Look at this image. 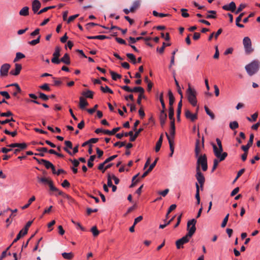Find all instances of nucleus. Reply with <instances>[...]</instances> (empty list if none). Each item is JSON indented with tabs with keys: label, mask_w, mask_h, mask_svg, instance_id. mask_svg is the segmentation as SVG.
<instances>
[{
	"label": "nucleus",
	"mask_w": 260,
	"mask_h": 260,
	"mask_svg": "<svg viewBox=\"0 0 260 260\" xmlns=\"http://www.w3.org/2000/svg\"><path fill=\"white\" fill-rule=\"evenodd\" d=\"M196 223L197 220L195 219H192L187 222V230L188 233L185 236L176 241V245L177 249L183 248V245L189 242V239L196 232Z\"/></svg>",
	"instance_id": "f257e3e1"
},
{
	"label": "nucleus",
	"mask_w": 260,
	"mask_h": 260,
	"mask_svg": "<svg viewBox=\"0 0 260 260\" xmlns=\"http://www.w3.org/2000/svg\"><path fill=\"white\" fill-rule=\"evenodd\" d=\"M197 159L196 169L201 170L200 167L203 171H206L208 169L207 158L205 154H201L200 156L196 157Z\"/></svg>",
	"instance_id": "f03ea898"
},
{
	"label": "nucleus",
	"mask_w": 260,
	"mask_h": 260,
	"mask_svg": "<svg viewBox=\"0 0 260 260\" xmlns=\"http://www.w3.org/2000/svg\"><path fill=\"white\" fill-rule=\"evenodd\" d=\"M187 97L188 102L193 106H196L197 103V92L194 88H192L189 85L188 89L186 90Z\"/></svg>",
	"instance_id": "7ed1b4c3"
},
{
	"label": "nucleus",
	"mask_w": 260,
	"mask_h": 260,
	"mask_svg": "<svg viewBox=\"0 0 260 260\" xmlns=\"http://www.w3.org/2000/svg\"><path fill=\"white\" fill-rule=\"evenodd\" d=\"M245 70L249 76H252L255 74L258 70V61L253 60L249 64L245 66Z\"/></svg>",
	"instance_id": "20e7f679"
},
{
	"label": "nucleus",
	"mask_w": 260,
	"mask_h": 260,
	"mask_svg": "<svg viewBox=\"0 0 260 260\" xmlns=\"http://www.w3.org/2000/svg\"><path fill=\"white\" fill-rule=\"evenodd\" d=\"M243 44L245 50V52L247 54H250L253 51V49L252 48L251 41L249 37H246L244 38L243 40Z\"/></svg>",
	"instance_id": "39448f33"
},
{
	"label": "nucleus",
	"mask_w": 260,
	"mask_h": 260,
	"mask_svg": "<svg viewBox=\"0 0 260 260\" xmlns=\"http://www.w3.org/2000/svg\"><path fill=\"white\" fill-rule=\"evenodd\" d=\"M61 48L59 46H56L55 48V51L53 54V58L51 59V61L53 63L59 64L60 63V60L59 57L60 56Z\"/></svg>",
	"instance_id": "423d86ee"
},
{
	"label": "nucleus",
	"mask_w": 260,
	"mask_h": 260,
	"mask_svg": "<svg viewBox=\"0 0 260 260\" xmlns=\"http://www.w3.org/2000/svg\"><path fill=\"white\" fill-rule=\"evenodd\" d=\"M11 68V65L9 63L3 64L0 68V76L1 77L7 76L9 70Z\"/></svg>",
	"instance_id": "0eeeda50"
},
{
	"label": "nucleus",
	"mask_w": 260,
	"mask_h": 260,
	"mask_svg": "<svg viewBox=\"0 0 260 260\" xmlns=\"http://www.w3.org/2000/svg\"><path fill=\"white\" fill-rule=\"evenodd\" d=\"M196 178L197 180H198V182L200 184L201 187H203L205 181V177L201 172V170H199V169H196Z\"/></svg>",
	"instance_id": "6e6552de"
},
{
	"label": "nucleus",
	"mask_w": 260,
	"mask_h": 260,
	"mask_svg": "<svg viewBox=\"0 0 260 260\" xmlns=\"http://www.w3.org/2000/svg\"><path fill=\"white\" fill-rule=\"evenodd\" d=\"M185 116L187 119L190 120L191 121H194L198 118L197 113L192 114L188 109L185 110Z\"/></svg>",
	"instance_id": "1a4fd4ad"
},
{
	"label": "nucleus",
	"mask_w": 260,
	"mask_h": 260,
	"mask_svg": "<svg viewBox=\"0 0 260 260\" xmlns=\"http://www.w3.org/2000/svg\"><path fill=\"white\" fill-rule=\"evenodd\" d=\"M222 8L224 10L230 11L232 12H235L236 9V6L234 2H232L229 5L223 6Z\"/></svg>",
	"instance_id": "9d476101"
},
{
	"label": "nucleus",
	"mask_w": 260,
	"mask_h": 260,
	"mask_svg": "<svg viewBox=\"0 0 260 260\" xmlns=\"http://www.w3.org/2000/svg\"><path fill=\"white\" fill-rule=\"evenodd\" d=\"M15 70H12L10 71V74L14 75V76H17L20 74V72L22 69V66L20 64L16 63L15 64Z\"/></svg>",
	"instance_id": "9b49d317"
},
{
	"label": "nucleus",
	"mask_w": 260,
	"mask_h": 260,
	"mask_svg": "<svg viewBox=\"0 0 260 260\" xmlns=\"http://www.w3.org/2000/svg\"><path fill=\"white\" fill-rule=\"evenodd\" d=\"M41 6V3L38 0H34L32 3V10L34 13H37Z\"/></svg>",
	"instance_id": "f8f14e48"
},
{
	"label": "nucleus",
	"mask_w": 260,
	"mask_h": 260,
	"mask_svg": "<svg viewBox=\"0 0 260 260\" xmlns=\"http://www.w3.org/2000/svg\"><path fill=\"white\" fill-rule=\"evenodd\" d=\"M141 0H136L133 2L132 5L131 7V12L134 13L135 12L136 10L139 8L141 6Z\"/></svg>",
	"instance_id": "ddd939ff"
},
{
	"label": "nucleus",
	"mask_w": 260,
	"mask_h": 260,
	"mask_svg": "<svg viewBox=\"0 0 260 260\" xmlns=\"http://www.w3.org/2000/svg\"><path fill=\"white\" fill-rule=\"evenodd\" d=\"M215 156L218 159L219 162L224 160L228 156V153L225 152H222V153H219L216 150L215 153H214Z\"/></svg>",
	"instance_id": "4468645a"
},
{
	"label": "nucleus",
	"mask_w": 260,
	"mask_h": 260,
	"mask_svg": "<svg viewBox=\"0 0 260 260\" xmlns=\"http://www.w3.org/2000/svg\"><path fill=\"white\" fill-rule=\"evenodd\" d=\"M69 161H70L71 162H72V163L73 164V167L71 168V169L72 170L73 173L74 174H76L78 172V169L77 168V167L79 166V160H78L77 159H74L73 160H72V159H69Z\"/></svg>",
	"instance_id": "2eb2a0df"
},
{
	"label": "nucleus",
	"mask_w": 260,
	"mask_h": 260,
	"mask_svg": "<svg viewBox=\"0 0 260 260\" xmlns=\"http://www.w3.org/2000/svg\"><path fill=\"white\" fill-rule=\"evenodd\" d=\"M165 134L166 135V137H167V139L169 142L170 151L172 153H174V140L173 139H171V137L168 134V133L166 132Z\"/></svg>",
	"instance_id": "dca6fc26"
},
{
	"label": "nucleus",
	"mask_w": 260,
	"mask_h": 260,
	"mask_svg": "<svg viewBox=\"0 0 260 260\" xmlns=\"http://www.w3.org/2000/svg\"><path fill=\"white\" fill-rule=\"evenodd\" d=\"M19 144L23 146H22V148L21 147H16L17 148L13 151L14 154L15 155H17L21 151L26 149L27 147V144L25 143H19Z\"/></svg>",
	"instance_id": "f3484780"
},
{
	"label": "nucleus",
	"mask_w": 260,
	"mask_h": 260,
	"mask_svg": "<svg viewBox=\"0 0 260 260\" xmlns=\"http://www.w3.org/2000/svg\"><path fill=\"white\" fill-rule=\"evenodd\" d=\"M13 86L16 87V90L13 92V95L14 96H17V94L18 93L21 92V89L17 83H13L11 84L8 85L6 86V87H8L10 86Z\"/></svg>",
	"instance_id": "a211bd4d"
},
{
	"label": "nucleus",
	"mask_w": 260,
	"mask_h": 260,
	"mask_svg": "<svg viewBox=\"0 0 260 260\" xmlns=\"http://www.w3.org/2000/svg\"><path fill=\"white\" fill-rule=\"evenodd\" d=\"M88 105V102L83 97H80L79 99V107L81 109H84L85 107Z\"/></svg>",
	"instance_id": "6ab92c4d"
},
{
	"label": "nucleus",
	"mask_w": 260,
	"mask_h": 260,
	"mask_svg": "<svg viewBox=\"0 0 260 260\" xmlns=\"http://www.w3.org/2000/svg\"><path fill=\"white\" fill-rule=\"evenodd\" d=\"M59 60L60 62H62L67 65L70 64L71 63L70 56L68 53H66Z\"/></svg>",
	"instance_id": "aec40b11"
},
{
	"label": "nucleus",
	"mask_w": 260,
	"mask_h": 260,
	"mask_svg": "<svg viewBox=\"0 0 260 260\" xmlns=\"http://www.w3.org/2000/svg\"><path fill=\"white\" fill-rule=\"evenodd\" d=\"M120 129V127H117L113 128L112 130H104L103 131V133L108 135H115L118 131Z\"/></svg>",
	"instance_id": "412c9836"
},
{
	"label": "nucleus",
	"mask_w": 260,
	"mask_h": 260,
	"mask_svg": "<svg viewBox=\"0 0 260 260\" xmlns=\"http://www.w3.org/2000/svg\"><path fill=\"white\" fill-rule=\"evenodd\" d=\"M19 14L22 16H27L29 15V8L27 6L22 8L19 11Z\"/></svg>",
	"instance_id": "4be33fe9"
},
{
	"label": "nucleus",
	"mask_w": 260,
	"mask_h": 260,
	"mask_svg": "<svg viewBox=\"0 0 260 260\" xmlns=\"http://www.w3.org/2000/svg\"><path fill=\"white\" fill-rule=\"evenodd\" d=\"M162 140H163V135L161 134L156 144L155 148V150L156 152H158L159 151L161 146L162 145Z\"/></svg>",
	"instance_id": "5701e85b"
},
{
	"label": "nucleus",
	"mask_w": 260,
	"mask_h": 260,
	"mask_svg": "<svg viewBox=\"0 0 260 260\" xmlns=\"http://www.w3.org/2000/svg\"><path fill=\"white\" fill-rule=\"evenodd\" d=\"M244 15L245 13H241L236 19V24L239 27L243 28L244 27V25L239 23V22L241 21L242 18Z\"/></svg>",
	"instance_id": "b1692460"
},
{
	"label": "nucleus",
	"mask_w": 260,
	"mask_h": 260,
	"mask_svg": "<svg viewBox=\"0 0 260 260\" xmlns=\"http://www.w3.org/2000/svg\"><path fill=\"white\" fill-rule=\"evenodd\" d=\"M62 256L66 259L71 260L74 257V253L71 252H63L61 253Z\"/></svg>",
	"instance_id": "393cba45"
},
{
	"label": "nucleus",
	"mask_w": 260,
	"mask_h": 260,
	"mask_svg": "<svg viewBox=\"0 0 260 260\" xmlns=\"http://www.w3.org/2000/svg\"><path fill=\"white\" fill-rule=\"evenodd\" d=\"M168 96L169 99V107H173V105L175 101V98L171 90H169L168 91Z\"/></svg>",
	"instance_id": "a878e982"
},
{
	"label": "nucleus",
	"mask_w": 260,
	"mask_h": 260,
	"mask_svg": "<svg viewBox=\"0 0 260 260\" xmlns=\"http://www.w3.org/2000/svg\"><path fill=\"white\" fill-rule=\"evenodd\" d=\"M87 38L88 39H99V40H104L106 39H110V37L104 36V35H99V36H88Z\"/></svg>",
	"instance_id": "bb28decb"
},
{
	"label": "nucleus",
	"mask_w": 260,
	"mask_h": 260,
	"mask_svg": "<svg viewBox=\"0 0 260 260\" xmlns=\"http://www.w3.org/2000/svg\"><path fill=\"white\" fill-rule=\"evenodd\" d=\"M143 131V128H140L138 130H136L135 131V133L134 135H133V137H132V138H129V141H131V142H134L135 141V140L136 139V138L138 137V136H139V134L142 132Z\"/></svg>",
	"instance_id": "cd10ccee"
},
{
	"label": "nucleus",
	"mask_w": 260,
	"mask_h": 260,
	"mask_svg": "<svg viewBox=\"0 0 260 260\" xmlns=\"http://www.w3.org/2000/svg\"><path fill=\"white\" fill-rule=\"evenodd\" d=\"M94 92L90 90H87L86 91L83 92L82 94L86 98L92 99L93 97Z\"/></svg>",
	"instance_id": "c85d7f7f"
},
{
	"label": "nucleus",
	"mask_w": 260,
	"mask_h": 260,
	"mask_svg": "<svg viewBox=\"0 0 260 260\" xmlns=\"http://www.w3.org/2000/svg\"><path fill=\"white\" fill-rule=\"evenodd\" d=\"M132 90V92H140V94L144 93L145 92L144 89L140 86L135 87Z\"/></svg>",
	"instance_id": "c756f323"
},
{
	"label": "nucleus",
	"mask_w": 260,
	"mask_h": 260,
	"mask_svg": "<svg viewBox=\"0 0 260 260\" xmlns=\"http://www.w3.org/2000/svg\"><path fill=\"white\" fill-rule=\"evenodd\" d=\"M110 73L112 76V78L113 80L116 81L118 79H120L121 78V75L114 72L112 71H110Z\"/></svg>",
	"instance_id": "7c9ffc66"
},
{
	"label": "nucleus",
	"mask_w": 260,
	"mask_h": 260,
	"mask_svg": "<svg viewBox=\"0 0 260 260\" xmlns=\"http://www.w3.org/2000/svg\"><path fill=\"white\" fill-rule=\"evenodd\" d=\"M37 151L41 152V153L38 154H35L36 155H38L41 157H43L45 156L44 152H47L48 151V149L46 147H42L37 149Z\"/></svg>",
	"instance_id": "2f4dec72"
},
{
	"label": "nucleus",
	"mask_w": 260,
	"mask_h": 260,
	"mask_svg": "<svg viewBox=\"0 0 260 260\" xmlns=\"http://www.w3.org/2000/svg\"><path fill=\"white\" fill-rule=\"evenodd\" d=\"M35 200H36L35 197L32 196L31 198H30L29 199L27 204H26L24 206L21 207L22 209L24 210V209L27 208L30 206V205L32 203V202L35 201Z\"/></svg>",
	"instance_id": "473e14b6"
},
{
	"label": "nucleus",
	"mask_w": 260,
	"mask_h": 260,
	"mask_svg": "<svg viewBox=\"0 0 260 260\" xmlns=\"http://www.w3.org/2000/svg\"><path fill=\"white\" fill-rule=\"evenodd\" d=\"M204 108L207 114H208L210 117L211 119L212 120L214 119L215 115L214 113L212 112L206 106L204 107Z\"/></svg>",
	"instance_id": "72a5a7b5"
},
{
	"label": "nucleus",
	"mask_w": 260,
	"mask_h": 260,
	"mask_svg": "<svg viewBox=\"0 0 260 260\" xmlns=\"http://www.w3.org/2000/svg\"><path fill=\"white\" fill-rule=\"evenodd\" d=\"M38 179L40 182H41V183H43L44 184H48L49 183L50 181H51V180L49 178H45V177L40 178L38 177Z\"/></svg>",
	"instance_id": "f704fd0d"
},
{
	"label": "nucleus",
	"mask_w": 260,
	"mask_h": 260,
	"mask_svg": "<svg viewBox=\"0 0 260 260\" xmlns=\"http://www.w3.org/2000/svg\"><path fill=\"white\" fill-rule=\"evenodd\" d=\"M174 112L173 107H169V118L171 120V121L175 120V118L174 117Z\"/></svg>",
	"instance_id": "c9c22d12"
},
{
	"label": "nucleus",
	"mask_w": 260,
	"mask_h": 260,
	"mask_svg": "<svg viewBox=\"0 0 260 260\" xmlns=\"http://www.w3.org/2000/svg\"><path fill=\"white\" fill-rule=\"evenodd\" d=\"M126 55L127 57H128L131 60V62L133 64H135L137 63L136 57L133 54L127 53Z\"/></svg>",
	"instance_id": "e433bc0d"
},
{
	"label": "nucleus",
	"mask_w": 260,
	"mask_h": 260,
	"mask_svg": "<svg viewBox=\"0 0 260 260\" xmlns=\"http://www.w3.org/2000/svg\"><path fill=\"white\" fill-rule=\"evenodd\" d=\"M96 157L95 155H91L88 160L87 165L89 168H92L93 166L92 162L94 161Z\"/></svg>",
	"instance_id": "4c0bfd02"
},
{
	"label": "nucleus",
	"mask_w": 260,
	"mask_h": 260,
	"mask_svg": "<svg viewBox=\"0 0 260 260\" xmlns=\"http://www.w3.org/2000/svg\"><path fill=\"white\" fill-rule=\"evenodd\" d=\"M213 149L214 153H215L216 150L219 153H222L223 152L222 146L217 147L214 144H212Z\"/></svg>",
	"instance_id": "58836bf2"
},
{
	"label": "nucleus",
	"mask_w": 260,
	"mask_h": 260,
	"mask_svg": "<svg viewBox=\"0 0 260 260\" xmlns=\"http://www.w3.org/2000/svg\"><path fill=\"white\" fill-rule=\"evenodd\" d=\"M229 126L231 129L234 130L238 128L239 124L236 121H232L230 123Z\"/></svg>",
	"instance_id": "ea45409f"
},
{
	"label": "nucleus",
	"mask_w": 260,
	"mask_h": 260,
	"mask_svg": "<svg viewBox=\"0 0 260 260\" xmlns=\"http://www.w3.org/2000/svg\"><path fill=\"white\" fill-rule=\"evenodd\" d=\"M178 51V49H176L175 50H174L172 53V57H171V61H170V64L169 66V68L170 69L172 66L174 64V62H175V53L176 52Z\"/></svg>",
	"instance_id": "a19ab883"
},
{
	"label": "nucleus",
	"mask_w": 260,
	"mask_h": 260,
	"mask_svg": "<svg viewBox=\"0 0 260 260\" xmlns=\"http://www.w3.org/2000/svg\"><path fill=\"white\" fill-rule=\"evenodd\" d=\"M257 117H258V113L257 112H255V113H254L253 114H252L251 115V118H250L249 117H247V119L249 121H250V122H254V121H255L256 120V119L257 118Z\"/></svg>",
	"instance_id": "79ce46f5"
},
{
	"label": "nucleus",
	"mask_w": 260,
	"mask_h": 260,
	"mask_svg": "<svg viewBox=\"0 0 260 260\" xmlns=\"http://www.w3.org/2000/svg\"><path fill=\"white\" fill-rule=\"evenodd\" d=\"M101 90L104 93L109 92L111 94L113 93V91L107 85L105 87L101 86Z\"/></svg>",
	"instance_id": "37998d69"
},
{
	"label": "nucleus",
	"mask_w": 260,
	"mask_h": 260,
	"mask_svg": "<svg viewBox=\"0 0 260 260\" xmlns=\"http://www.w3.org/2000/svg\"><path fill=\"white\" fill-rule=\"evenodd\" d=\"M174 80H175V84L177 88V91H178V93L181 96V99H182L183 98V93L181 90V88L179 86V83H178V81L176 80V79L175 78V77H174Z\"/></svg>",
	"instance_id": "c03bdc74"
},
{
	"label": "nucleus",
	"mask_w": 260,
	"mask_h": 260,
	"mask_svg": "<svg viewBox=\"0 0 260 260\" xmlns=\"http://www.w3.org/2000/svg\"><path fill=\"white\" fill-rule=\"evenodd\" d=\"M170 45L171 44L170 43L166 44L165 42H164L162 43V46L160 48H157V51L159 52V53H163L166 46H170Z\"/></svg>",
	"instance_id": "a18cd8bd"
},
{
	"label": "nucleus",
	"mask_w": 260,
	"mask_h": 260,
	"mask_svg": "<svg viewBox=\"0 0 260 260\" xmlns=\"http://www.w3.org/2000/svg\"><path fill=\"white\" fill-rule=\"evenodd\" d=\"M25 57V55L20 52H17L16 55V57L15 58L14 60V62L17 61L19 59L23 58Z\"/></svg>",
	"instance_id": "49530a36"
},
{
	"label": "nucleus",
	"mask_w": 260,
	"mask_h": 260,
	"mask_svg": "<svg viewBox=\"0 0 260 260\" xmlns=\"http://www.w3.org/2000/svg\"><path fill=\"white\" fill-rule=\"evenodd\" d=\"M4 133L7 135H11L12 137H15L17 135V132L16 129H15L14 131L12 132H10L7 129H5L4 131Z\"/></svg>",
	"instance_id": "de8ad7c7"
},
{
	"label": "nucleus",
	"mask_w": 260,
	"mask_h": 260,
	"mask_svg": "<svg viewBox=\"0 0 260 260\" xmlns=\"http://www.w3.org/2000/svg\"><path fill=\"white\" fill-rule=\"evenodd\" d=\"M246 5L244 4H241L240 5L237 10H235V14H237L241 12L245 7Z\"/></svg>",
	"instance_id": "09e8293b"
},
{
	"label": "nucleus",
	"mask_w": 260,
	"mask_h": 260,
	"mask_svg": "<svg viewBox=\"0 0 260 260\" xmlns=\"http://www.w3.org/2000/svg\"><path fill=\"white\" fill-rule=\"evenodd\" d=\"M40 38H41V36H39V37H38V38L37 39L33 40L29 42L28 44L32 46L36 45V44H38L40 42Z\"/></svg>",
	"instance_id": "8fccbe9b"
},
{
	"label": "nucleus",
	"mask_w": 260,
	"mask_h": 260,
	"mask_svg": "<svg viewBox=\"0 0 260 260\" xmlns=\"http://www.w3.org/2000/svg\"><path fill=\"white\" fill-rule=\"evenodd\" d=\"M167 117V116H159L160 123L162 127L165 124Z\"/></svg>",
	"instance_id": "3c124183"
},
{
	"label": "nucleus",
	"mask_w": 260,
	"mask_h": 260,
	"mask_svg": "<svg viewBox=\"0 0 260 260\" xmlns=\"http://www.w3.org/2000/svg\"><path fill=\"white\" fill-rule=\"evenodd\" d=\"M196 200L200 199V188L199 185L198 183H196Z\"/></svg>",
	"instance_id": "603ef678"
},
{
	"label": "nucleus",
	"mask_w": 260,
	"mask_h": 260,
	"mask_svg": "<svg viewBox=\"0 0 260 260\" xmlns=\"http://www.w3.org/2000/svg\"><path fill=\"white\" fill-rule=\"evenodd\" d=\"M229 214H227L225 216V217L224 218L223 221H222V222L221 224V228H224L226 224H227V222L228 221V219H229Z\"/></svg>",
	"instance_id": "864d4df0"
},
{
	"label": "nucleus",
	"mask_w": 260,
	"mask_h": 260,
	"mask_svg": "<svg viewBox=\"0 0 260 260\" xmlns=\"http://www.w3.org/2000/svg\"><path fill=\"white\" fill-rule=\"evenodd\" d=\"M201 151V148L200 147H195V149H194V156H195V157H198L199 156H200V153Z\"/></svg>",
	"instance_id": "5fc2aeb1"
},
{
	"label": "nucleus",
	"mask_w": 260,
	"mask_h": 260,
	"mask_svg": "<svg viewBox=\"0 0 260 260\" xmlns=\"http://www.w3.org/2000/svg\"><path fill=\"white\" fill-rule=\"evenodd\" d=\"M175 217V216H173L171 219H170V221H166V223H165V224H160L159 225V228L160 229H164L165 228V227H166L168 225L170 224L172 222V221L174 220V218Z\"/></svg>",
	"instance_id": "6e6d98bb"
},
{
	"label": "nucleus",
	"mask_w": 260,
	"mask_h": 260,
	"mask_svg": "<svg viewBox=\"0 0 260 260\" xmlns=\"http://www.w3.org/2000/svg\"><path fill=\"white\" fill-rule=\"evenodd\" d=\"M91 232L92 233L93 236L96 237L99 234V231L97 229V228L94 226H93L91 229Z\"/></svg>",
	"instance_id": "4d7b16f0"
},
{
	"label": "nucleus",
	"mask_w": 260,
	"mask_h": 260,
	"mask_svg": "<svg viewBox=\"0 0 260 260\" xmlns=\"http://www.w3.org/2000/svg\"><path fill=\"white\" fill-rule=\"evenodd\" d=\"M219 164V160L217 159H214L213 160V166L212 169V172H213L217 168Z\"/></svg>",
	"instance_id": "13d9d810"
},
{
	"label": "nucleus",
	"mask_w": 260,
	"mask_h": 260,
	"mask_svg": "<svg viewBox=\"0 0 260 260\" xmlns=\"http://www.w3.org/2000/svg\"><path fill=\"white\" fill-rule=\"evenodd\" d=\"M117 157V155H112L109 157H108V158H107L104 161V164H106L109 162H110L111 161L114 160L115 158H116Z\"/></svg>",
	"instance_id": "bf43d9fd"
},
{
	"label": "nucleus",
	"mask_w": 260,
	"mask_h": 260,
	"mask_svg": "<svg viewBox=\"0 0 260 260\" xmlns=\"http://www.w3.org/2000/svg\"><path fill=\"white\" fill-rule=\"evenodd\" d=\"M39 98L45 101H47L49 99L48 96L42 92H39Z\"/></svg>",
	"instance_id": "052dcab7"
},
{
	"label": "nucleus",
	"mask_w": 260,
	"mask_h": 260,
	"mask_svg": "<svg viewBox=\"0 0 260 260\" xmlns=\"http://www.w3.org/2000/svg\"><path fill=\"white\" fill-rule=\"evenodd\" d=\"M24 229H22L18 233V234L17 235V236L20 239L21 238L23 237V236H24L25 235H26L27 234V232L26 231V232H24Z\"/></svg>",
	"instance_id": "680f3d73"
},
{
	"label": "nucleus",
	"mask_w": 260,
	"mask_h": 260,
	"mask_svg": "<svg viewBox=\"0 0 260 260\" xmlns=\"http://www.w3.org/2000/svg\"><path fill=\"white\" fill-rule=\"evenodd\" d=\"M48 185H49V186L50 187V189L51 190L54 191H58V189L53 185V183L52 180L51 181H50L49 183L48 184Z\"/></svg>",
	"instance_id": "e2e57ef3"
},
{
	"label": "nucleus",
	"mask_w": 260,
	"mask_h": 260,
	"mask_svg": "<svg viewBox=\"0 0 260 260\" xmlns=\"http://www.w3.org/2000/svg\"><path fill=\"white\" fill-rule=\"evenodd\" d=\"M145 96L144 95V93L139 94L138 96V98L137 101V103L139 105H141V100L142 99H145Z\"/></svg>",
	"instance_id": "0e129e2a"
},
{
	"label": "nucleus",
	"mask_w": 260,
	"mask_h": 260,
	"mask_svg": "<svg viewBox=\"0 0 260 260\" xmlns=\"http://www.w3.org/2000/svg\"><path fill=\"white\" fill-rule=\"evenodd\" d=\"M44 165L46 169H51V168L53 167V165L49 161L46 160L44 163Z\"/></svg>",
	"instance_id": "69168bd1"
},
{
	"label": "nucleus",
	"mask_w": 260,
	"mask_h": 260,
	"mask_svg": "<svg viewBox=\"0 0 260 260\" xmlns=\"http://www.w3.org/2000/svg\"><path fill=\"white\" fill-rule=\"evenodd\" d=\"M181 11L182 12V16L183 17L186 18L189 17V15L188 13H187V10L186 9H181Z\"/></svg>",
	"instance_id": "338daca9"
},
{
	"label": "nucleus",
	"mask_w": 260,
	"mask_h": 260,
	"mask_svg": "<svg viewBox=\"0 0 260 260\" xmlns=\"http://www.w3.org/2000/svg\"><path fill=\"white\" fill-rule=\"evenodd\" d=\"M0 94L5 97L6 99H9L10 98V96L7 91H0Z\"/></svg>",
	"instance_id": "774afa93"
}]
</instances>
